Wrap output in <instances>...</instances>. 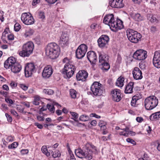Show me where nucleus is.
Wrapping results in <instances>:
<instances>
[{"instance_id": "18", "label": "nucleus", "mask_w": 160, "mask_h": 160, "mask_svg": "<svg viewBox=\"0 0 160 160\" xmlns=\"http://www.w3.org/2000/svg\"><path fill=\"white\" fill-rule=\"evenodd\" d=\"M16 59L13 57H10L5 62L4 67L6 69H9L11 68L12 65L16 63Z\"/></svg>"}, {"instance_id": "11", "label": "nucleus", "mask_w": 160, "mask_h": 160, "mask_svg": "<svg viewBox=\"0 0 160 160\" xmlns=\"http://www.w3.org/2000/svg\"><path fill=\"white\" fill-rule=\"evenodd\" d=\"M36 68L33 63H28L25 66L24 69L25 75L26 77H29L36 72Z\"/></svg>"}, {"instance_id": "14", "label": "nucleus", "mask_w": 160, "mask_h": 160, "mask_svg": "<svg viewBox=\"0 0 160 160\" xmlns=\"http://www.w3.org/2000/svg\"><path fill=\"white\" fill-rule=\"evenodd\" d=\"M53 72V69L50 65L46 66L44 68L42 72V76L45 78H48L50 77Z\"/></svg>"}, {"instance_id": "59", "label": "nucleus", "mask_w": 160, "mask_h": 160, "mask_svg": "<svg viewBox=\"0 0 160 160\" xmlns=\"http://www.w3.org/2000/svg\"><path fill=\"white\" fill-rule=\"evenodd\" d=\"M90 116L95 117L97 118H101L100 116L94 113H91L90 114Z\"/></svg>"}, {"instance_id": "1", "label": "nucleus", "mask_w": 160, "mask_h": 160, "mask_svg": "<svg viewBox=\"0 0 160 160\" xmlns=\"http://www.w3.org/2000/svg\"><path fill=\"white\" fill-rule=\"evenodd\" d=\"M75 152L76 155L80 158H84L91 160L92 158V152L97 153L98 150L96 147L91 143L87 142L82 149L80 148L76 149Z\"/></svg>"}, {"instance_id": "64", "label": "nucleus", "mask_w": 160, "mask_h": 160, "mask_svg": "<svg viewBox=\"0 0 160 160\" xmlns=\"http://www.w3.org/2000/svg\"><path fill=\"white\" fill-rule=\"evenodd\" d=\"M10 85L12 88H13L16 87L17 85L14 82L12 81L10 83Z\"/></svg>"}, {"instance_id": "54", "label": "nucleus", "mask_w": 160, "mask_h": 160, "mask_svg": "<svg viewBox=\"0 0 160 160\" xmlns=\"http://www.w3.org/2000/svg\"><path fill=\"white\" fill-rule=\"evenodd\" d=\"M150 30L152 33H154L157 31V29L156 27L152 26L151 27Z\"/></svg>"}, {"instance_id": "19", "label": "nucleus", "mask_w": 160, "mask_h": 160, "mask_svg": "<svg viewBox=\"0 0 160 160\" xmlns=\"http://www.w3.org/2000/svg\"><path fill=\"white\" fill-rule=\"evenodd\" d=\"M88 59L90 62L95 63L97 61V57L96 53L93 51H89L87 53Z\"/></svg>"}, {"instance_id": "17", "label": "nucleus", "mask_w": 160, "mask_h": 160, "mask_svg": "<svg viewBox=\"0 0 160 160\" xmlns=\"http://www.w3.org/2000/svg\"><path fill=\"white\" fill-rule=\"evenodd\" d=\"M113 100L116 102L119 101L121 99V93L119 89H114L111 92Z\"/></svg>"}, {"instance_id": "50", "label": "nucleus", "mask_w": 160, "mask_h": 160, "mask_svg": "<svg viewBox=\"0 0 160 160\" xmlns=\"http://www.w3.org/2000/svg\"><path fill=\"white\" fill-rule=\"evenodd\" d=\"M126 141L128 142L131 143L133 145L135 144L136 143L135 142L134 140L130 138H127L126 139Z\"/></svg>"}, {"instance_id": "44", "label": "nucleus", "mask_w": 160, "mask_h": 160, "mask_svg": "<svg viewBox=\"0 0 160 160\" xmlns=\"http://www.w3.org/2000/svg\"><path fill=\"white\" fill-rule=\"evenodd\" d=\"M20 25L18 23H16L14 25V29L15 31H18L21 28Z\"/></svg>"}, {"instance_id": "10", "label": "nucleus", "mask_w": 160, "mask_h": 160, "mask_svg": "<svg viewBox=\"0 0 160 160\" xmlns=\"http://www.w3.org/2000/svg\"><path fill=\"white\" fill-rule=\"evenodd\" d=\"M21 19L23 23L26 25L32 24L34 22V18L32 15L26 12L22 14Z\"/></svg>"}, {"instance_id": "49", "label": "nucleus", "mask_w": 160, "mask_h": 160, "mask_svg": "<svg viewBox=\"0 0 160 160\" xmlns=\"http://www.w3.org/2000/svg\"><path fill=\"white\" fill-rule=\"evenodd\" d=\"M5 116L7 118V120L8 122H11L12 121V117L8 114L6 113L5 114Z\"/></svg>"}, {"instance_id": "20", "label": "nucleus", "mask_w": 160, "mask_h": 160, "mask_svg": "<svg viewBox=\"0 0 160 160\" xmlns=\"http://www.w3.org/2000/svg\"><path fill=\"white\" fill-rule=\"evenodd\" d=\"M123 0H112L109 2L110 5L113 8H121L123 7Z\"/></svg>"}, {"instance_id": "16", "label": "nucleus", "mask_w": 160, "mask_h": 160, "mask_svg": "<svg viewBox=\"0 0 160 160\" xmlns=\"http://www.w3.org/2000/svg\"><path fill=\"white\" fill-rule=\"evenodd\" d=\"M88 76L87 72L84 70L79 71L76 75V78L78 81H84Z\"/></svg>"}, {"instance_id": "8", "label": "nucleus", "mask_w": 160, "mask_h": 160, "mask_svg": "<svg viewBox=\"0 0 160 160\" xmlns=\"http://www.w3.org/2000/svg\"><path fill=\"white\" fill-rule=\"evenodd\" d=\"M91 90L94 96H100L103 92L102 85L98 82H94L91 87Z\"/></svg>"}, {"instance_id": "57", "label": "nucleus", "mask_w": 160, "mask_h": 160, "mask_svg": "<svg viewBox=\"0 0 160 160\" xmlns=\"http://www.w3.org/2000/svg\"><path fill=\"white\" fill-rule=\"evenodd\" d=\"M40 2V0H33L32 2V4L33 6H35L37 4Z\"/></svg>"}, {"instance_id": "29", "label": "nucleus", "mask_w": 160, "mask_h": 160, "mask_svg": "<svg viewBox=\"0 0 160 160\" xmlns=\"http://www.w3.org/2000/svg\"><path fill=\"white\" fill-rule=\"evenodd\" d=\"M133 18L135 21H139L143 20V17L141 16L140 14L137 13L134 14Z\"/></svg>"}, {"instance_id": "28", "label": "nucleus", "mask_w": 160, "mask_h": 160, "mask_svg": "<svg viewBox=\"0 0 160 160\" xmlns=\"http://www.w3.org/2000/svg\"><path fill=\"white\" fill-rule=\"evenodd\" d=\"M125 78H124L120 77L118 78L116 82V85L117 86L122 87L124 85Z\"/></svg>"}, {"instance_id": "53", "label": "nucleus", "mask_w": 160, "mask_h": 160, "mask_svg": "<svg viewBox=\"0 0 160 160\" xmlns=\"http://www.w3.org/2000/svg\"><path fill=\"white\" fill-rule=\"evenodd\" d=\"M5 100L6 102H7L8 103H9L11 104H12L13 103L12 100L9 98H6L5 99Z\"/></svg>"}, {"instance_id": "30", "label": "nucleus", "mask_w": 160, "mask_h": 160, "mask_svg": "<svg viewBox=\"0 0 160 160\" xmlns=\"http://www.w3.org/2000/svg\"><path fill=\"white\" fill-rule=\"evenodd\" d=\"M33 32L32 29L30 28H27L25 30L24 35L26 37L32 35Z\"/></svg>"}, {"instance_id": "42", "label": "nucleus", "mask_w": 160, "mask_h": 160, "mask_svg": "<svg viewBox=\"0 0 160 160\" xmlns=\"http://www.w3.org/2000/svg\"><path fill=\"white\" fill-rule=\"evenodd\" d=\"M137 101L136 99L132 98V100L131 102V105L133 107H136L137 106V104H136Z\"/></svg>"}, {"instance_id": "52", "label": "nucleus", "mask_w": 160, "mask_h": 160, "mask_svg": "<svg viewBox=\"0 0 160 160\" xmlns=\"http://www.w3.org/2000/svg\"><path fill=\"white\" fill-rule=\"evenodd\" d=\"M106 125H107L106 122H104L103 121H100V122L98 123V125L100 127H101V126Z\"/></svg>"}, {"instance_id": "26", "label": "nucleus", "mask_w": 160, "mask_h": 160, "mask_svg": "<svg viewBox=\"0 0 160 160\" xmlns=\"http://www.w3.org/2000/svg\"><path fill=\"white\" fill-rule=\"evenodd\" d=\"M99 67L103 72L108 71L110 68V66L108 62L99 64Z\"/></svg>"}, {"instance_id": "55", "label": "nucleus", "mask_w": 160, "mask_h": 160, "mask_svg": "<svg viewBox=\"0 0 160 160\" xmlns=\"http://www.w3.org/2000/svg\"><path fill=\"white\" fill-rule=\"evenodd\" d=\"M8 38L9 40H12L14 39V35L11 34H10L8 35Z\"/></svg>"}, {"instance_id": "2", "label": "nucleus", "mask_w": 160, "mask_h": 160, "mask_svg": "<svg viewBox=\"0 0 160 160\" xmlns=\"http://www.w3.org/2000/svg\"><path fill=\"white\" fill-rule=\"evenodd\" d=\"M103 22L105 24H108L111 30L114 32L117 31L123 27L122 21L120 19L115 21L112 14L106 16L103 18Z\"/></svg>"}, {"instance_id": "58", "label": "nucleus", "mask_w": 160, "mask_h": 160, "mask_svg": "<svg viewBox=\"0 0 160 160\" xmlns=\"http://www.w3.org/2000/svg\"><path fill=\"white\" fill-rule=\"evenodd\" d=\"M136 120L138 122H141L143 120V118L141 117H137L136 118Z\"/></svg>"}, {"instance_id": "48", "label": "nucleus", "mask_w": 160, "mask_h": 160, "mask_svg": "<svg viewBox=\"0 0 160 160\" xmlns=\"http://www.w3.org/2000/svg\"><path fill=\"white\" fill-rule=\"evenodd\" d=\"M6 140L8 142H12L14 140V138L12 136H9L7 138Z\"/></svg>"}, {"instance_id": "9", "label": "nucleus", "mask_w": 160, "mask_h": 160, "mask_svg": "<svg viewBox=\"0 0 160 160\" xmlns=\"http://www.w3.org/2000/svg\"><path fill=\"white\" fill-rule=\"evenodd\" d=\"M88 47L85 44L80 45L78 47L76 51V56L79 59L82 58L85 55L87 52Z\"/></svg>"}, {"instance_id": "45", "label": "nucleus", "mask_w": 160, "mask_h": 160, "mask_svg": "<svg viewBox=\"0 0 160 160\" xmlns=\"http://www.w3.org/2000/svg\"><path fill=\"white\" fill-rule=\"evenodd\" d=\"M38 17L39 18L43 19L45 18L44 13L42 12H40L38 13Z\"/></svg>"}, {"instance_id": "3", "label": "nucleus", "mask_w": 160, "mask_h": 160, "mask_svg": "<svg viewBox=\"0 0 160 160\" xmlns=\"http://www.w3.org/2000/svg\"><path fill=\"white\" fill-rule=\"evenodd\" d=\"M63 62L65 63L62 73L66 78H69L73 75L76 68L75 66L73 65L72 62L67 58H64Z\"/></svg>"}, {"instance_id": "41", "label": "nucleus", "mask_w": 160, "mask_h": 160, "mask_svg": "<svg viewBox=\"0 0 160 160\" xmlns=\"http://www.w3.org/2000/svg\"><path fill=\"white\" fill-rule=\"evenodd\" d=\"M17 110L20 112L25 113L26 112L24 111V108L22 106L18 105L17 107Z\"/></svg>"}, {"instance_id": "47", "label": "nucleus", "mask_w": 160, "mask_h": 160, "mask_svg": "<svg viewBox=\"0 0 160 160\" xmlns=\"http://www.w3.org/2000/svg\"><path fill=\"white\" fill-rule=\"evenodd\" d=\"M4 14L3 12L0 10V20L2 22H3L4 20Z\"/></svg>"}, {"instance_id": "51", "label": "nucleus", "mask_w": 160, "mask_h": 160, "mask_svg": "<svg viewBox=\"0 0 160 160\" xmlns=\"http://www.w3.org/2000/svg\"><path fill=\"white\" fill-rule=\"evenodd\" d=\"M20 87L24 91L27 90L28 89V87L24 84H20Z\"/></svg>"}, {"instance_id": "36", "label": "nucleus", "mask_w": 160, "mask_h": 160, "mask_svg": "<svg viewBox=\"0 0 160 160\" xmlns=\"http://www.w3.org/2000/svg\"><path fill=\"white\" fill-rule=\"evenodd\" d=\"M89 119V116L86 115H82L79 118L80 120L83 122L87 121Z\"/></svg>"}, {"instance_id": "25", "label": "nucleus", "mask_w": 160, "mask_h": 160, "mask_svg": "<svg viewBox=\"0 0 160 160\" xmlns=\"http://www.w3.org/2000/svg\"><path fill=\"white\" fill-rule=\"evenodd\" d=\"M134 84V83L133 82H130L128 83L126 87L125 93H132L133 92V88Z\"/></svg>"}, {"instance_id": "5", "label": "nucleus", "mask_w": 160, "mask_h": 160, "mask_svg": "<svg viewBox=\"0 0 160 160\" xmlns=\"http://www.w3.org/2000/svg\"><path fill=\"white\" fill-rule=\"evenodd\" d=\"M34 46L32 42H28L22 47L21 51L18 52L19 55L22 57H28L33 52Z\"/></svg>"}, {"instance_id": "15", "label": "nucleus", "mask_w": 160, "mask_h": 160, "mask_svg": "<svg viewBox=\"0 0 160 160\" xmlns=\"http://www.w3.org/2000/svg\"><path fill=\"white\" fill-rule=\"evenodd\" d=\"M154 66L157 68H160V52L156 51L153 59Z\"/></svg>"}, {"instance_id": "35", "label": "nucleus", "mask_w": 160, "mask_h": 160, "mask_svg": "<svg viewBox=\"0 0 160 160\" xmlns=\"http://www.w3.org/2000/svg\"><path fill=\"white\" fill-rule=\"evenodd\" d=\"M70 94L72 98H76L77 92L74 89H71L70 90Z\"/></svg>"}, {"instance_id": "33", "label": "nucleus", "mask_w": 160, "mask_h": 160, "mask_svg": "<svg viewBox=\"0 0 160 160\" xmlns=\"http://www.w3.org/2000/svg\"><path fill=\"white\" fill-rule=\"evenodd\" d=\"M41 150L43 153L45 154L47 156H48L50 155V153L48 152L47 147L45 146H43L41 148Z\"/></svg>"}, {"instance_id": "37", "label": "nucleus", "mask_w": 160, "mask_h": 160, "mask_svg": "<svg viewBox=\"0 0 160 160\" xmlns=\"http://www.w3.org/2000/svg\"><path fill=\"white\" fill-rule=\"evenodd\" d=\"M18 145V143L17 142H14L12 144L8 145V147L9 149H13L16 148Z\"/></svg>"}, {"instance_id": "27", "label": "nucleus", "mask_w": 160, "mask_h": 160, "mask_svg": "<svg viewBox=\"0 0 160 160\" xmlns=\"http://www.w3.org/2000/svg\"><path fill=\"white\" fill-rule=\"evenodd\" d=\"M160 118V111L152 114L150 116V119L152 121H157Z\"/></svg>"}, {"instance_id": "46", "label": "nucleus", "mask_w": 160, "mask_h": 160, "mask_svg": "<svg viewBox=\"0 0 160 160\" xmlns=\"http://www.w3.org/2000/svg\"><path fill=\"white\" fill-rule=\"evenodd\" d=\"M52 156L54 158H56L58 157H60L61 156V154L59 151H58L57 152H55L52 154Z\"/></svg>"}, {"instance_id": "21", "label": "nucleus", "mask_w": 160, "mask_h": 160, "mask_svg": "<svg viewBox=\"0 0 160 160\" xmlns=\"http://www.w3.org/2000/svg\"><path fill=\"white\" fill-rule=\"evenodd\" d=\"M132 74L134 78L136 80L141 79L142 78V71L137 67L134 68L132 71Z\"/></svg>"}, {"instance_id": "43", "label": "nucleus", "mask_w": 160, "mask_h": 160, "mask_svg": "<svg viewBox=\"0 0 160 160\" xmlns=\"http://www.w3.org/2000/svg\"><path fill=\"white\" fill-rule=\"evenodd\" d=\"M132 98L138 101L142 98V95L139 93H138L133 96Z\"/></svg>"}, {"instance_id": "24", "label": "nucleus", "mask_w": 160, "mask_h": 160, "mask_svg": "<svg viewBox=\"0 0 160 160\" xmlns=\"http://www.w3.org/2000/svg\"><path fill=\"white\" fill-rule=\"evenodd\" d=\"M99 62L101 64L108 62V57L104 52H99Z\"/></svg>"}, {"instance_id": "60", "label": "nucleus", "mask_w": 160, "mask_h": 160, "mask_svg": "<svg viewBox=\"0 0 160 160\" xmlns=\"http://www.w3.org/2000/svg\"><path fill=\"white\" fill-rule=\"evenodd\" d=\"M68 152L70 155L71 159H72V160L75 159V158H74V156L73 154H71L72 152L71 151V150L69 148H68Z\"/></svg>"}, {"instance_id": "62", "label": "nucleus", "mask_w": 160, "mask_h": 160, "mask_svg": "<svg viewBox=\"0 0 160 160\" xmlns=\"http://www.w3.org/2000/svg\"><path fill=\"white\" fill-rule=\"evenodd\" d=\"M35 125L37 126L39 128L42 129L43 128L42 125L38 122L35 123Z\"/></svg>"}, {"instance_id": "34", "label": "nucleus", "mask_w": 160, "mask_h": 160, "mask_svg": "<svg viewBox=\"0 0 160 160\" xmlns=\"http://www.w3.org/2000/svg\"><path fill=\"white\" fill-rule=\"evenodd\" d=\"M42 92L48 95H52L53 93V91L52 90L48 88L43 89Z\"/></svg>"}, {"instance_id": "7", "label": "nucleus", "mask_w": 160, "mask_h": 160, "mask_svg": "<svg viewBox=\"0 0 160 160\" xmlns=\"http://www.w3.org/2000/svg\"><path fill=\"white\" fill-rule=\"evenodd\" d=\"M126 33L128 40L134 43H138L142 37L140 33L132 29H128L126 31Z\"/></svg>"}, {"instance_id": "32", "label": "nucleus", "mask_w": 160, "mask_h": 160, "mask_svg": "<svg viewBox=\"0 0 160 160\" xmlns=\"http://www.w3.org/2000/svg\"><path fill=\"white\" fill-rule=\"evenodd\" d=\"M41 102V101L40 99V98L38 96H35L34 98V100L33 102V104L35 105H39Z\"/></svg>"}, {"instance_id": "61", "label": "nucleus", "mask_w": 160, "mask_h": 160, "mask_svg": "<svg viewBox=\"0 0 160 160\" xmlns=\"http://www.w3.org/2000/svg\"><path fill=\"white\" fill-rule=\"evenodd\" d=\"M48 3L50 4H52L55 3L57 0H45Z\"/></svg>"}, {"instance_id": "40", "label": "nucleus", "mask_w": 160, "mask_h": 160, "mask_svg": "<svg viewBox=\"0 0 160 160\" xmlns=\"http://www.w3.org/2000/svg\"><path fill=\"white\" fill-rule=\"evenodd\" d=\"M47 108L50 112H54L55 109L53 105L48 104L47 105Z\"/></svg>"}, {"instance_id": "56", "label": "nucleus", "mask_w": 160, "mask_h": 160, "mask_svg": "<svg viewBox=\"0 0 160 160\" xmlns=\"http://www.w3.org/2000/svg\"><path fill=\"white\" fill-rule=\"evenodd\" d=\"M28 152V151L27 149H22L21 151V153L22 154H27Z\"/></svg>"}, {"instance_id": "39", "label": "nucleus", "mask_w": 160, "mask_h": 160, "mask_svg": "<svg viewBox=\"0 0 160 160\" xmlns=\"http://www.w3.org/2000/svg\"><path fill=\"white\" fill-rule=\"evenodd\" d=\"M40 115H37V116L38 120L39 121H43L44 120V114L42 113H41V112H39Z\"/></svg>"}, {"instance_id": "22", "label": "nucleus", "mask_w": 160, "mask_h": 160, "mask_svg": "<svg viewBox=\"0 0 160 160\" xmlns=\"http://www.w3.org/2000/svg\"><path fill=\"white\" fill-rule=\"evenodd\" d=\"M68 37L67 34H62L59 41L60 44L63 47L67 46L68 43Z\"/></svg>"}, {"instance_id": "63", "label": "nucleus", "mask_w": 160, "mask_h": 160, "mask_svg": "<svg viewBox=\"0 0 160 160\" xmlns=\"http://www.w3.org/2000/svg\"><path fill=\"white\" fill-rule=\"evenodd\" d=\"M121 60H122L121 57L120 56L118 55V56L117 61H116L119 64L121 62Z\"/></svg>"}, {"instance_id": "31", "label": "nucleus", "mask_w": 160, "mask_h": 160, "mask_svg": "<svg viewBox=\"0 0 160 160\" xmlns=\"http://www.w3.org/2000/svg\"><path fill=\"white\" fill-rule=\"evenodd\" d=\"M147 18L148 20L152 22H155L157 20L156 18L151 14H148L147 16Z\"/></svg>"}, {"instance_id": "6", "label": "nucleus", "mask_w": 160, "mask_h": 160, "mask_svg": "<svg viewBox=\"0 0 160 160\" xmlns=\"http://www.w3.org/2000/svg\"><path fill=\"white\" fill-rule=\"evenodd\" d=\"M144 106L145 109L150 110L155 108L158 103V99L154 96H150L144 100Z\"/></svg>"}, {"instance_id": "12", "label": "nucleus", "mask_w": 160, "mask_h": 160, "mask_svg": "<svg viewBox=\"0 0 160 160\" xmlns=\"http://www.w3.org/2000/svg\"><path fill=\"white\" fill-rule=\"evenodd\" d=\"M147 57V52L143 49L137 50L133 55V58L138 60H144Z\"/></svg>"}, {"instance_id": "38", "label": "nucleus", "mask_w": 160, "mask_h": 160, "mask_svg": "<svg viewBox=\"0 0 160 160\" xmlns=\"http://www.w3.org/2000/svg\"><path fill=\"white\" fill-rule=\"evenodd\" d=\"M70 113L72 116L73 117V118H72L74 121H77L76 120L78 118V114L76 112H70Z\"/></svg>"}, {"instance_id": "23", "label": "nucleus", "mask_w": 160, "mask_h": 160, "mask_svg": "<svg viewBox=\"0 0 160 160\" xmlns=\"http://www.w3.org/2000/svg\"><path fill=\"white\" fill-rule=\"evenodd\" d=\"M10 68L12 72L17 73L20 72L22 69V67L19 63L16 62Z\"/></svg>"}, {"instance_id": "4", "label": "nucleus", "mask_w": 160, "mask_h": 160, "mask_svg": "<svg viewBox=\"0 0 160 160\" xmlns=\"http://www.w3.org/2000/svg\"><path fill=\"white\" fill-rule=\"evenodd\" d=\"M60 52L59 47L55 43L48 44L46 49V53L52 59H55L58 57Z\"/></svg>"}, {"instance_id": "13", "label": "nucleus", "mask_w": 160, "mask_h": 160, "mask_svg": "<svg viewBox=\"0 0 160 160\" xmlns=\"http://www.w3.org/2000/svg\"><path fill=\"white\" fill-rule=\"evenodd\" d=\"M109 38L106 35H102L98 40V42L99 47L103 48L107 47Z\"/></svg>"}]
</instances>
